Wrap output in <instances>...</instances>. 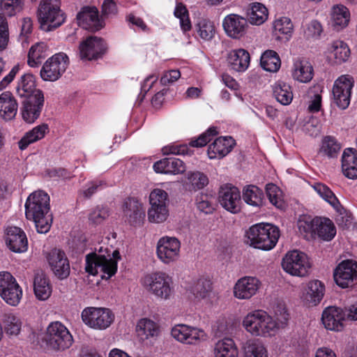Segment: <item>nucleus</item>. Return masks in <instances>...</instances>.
<instances>
[{"mask_svg":"<svg viewBox=\"0 0 357 357\" xmlns=\"http://www.w3.org/2000/svg\"><path fill=\"white\" fill-rule=\"evenodd\" d=\"M50 209V197L43 190L34 191L26 201V218L34 222L38 233L46 234L50 229L52 218Z\"/></svg>","mask_w":357,"mask_h":357,"instance_id":"obj_1","label":"nucleus"},{"mask_svg":"<svg viewBox=\"0 0 357 357\" xmlns=\"http://www.w3.org/2000/svg\"><path fill=\"white\" fill-rule=\"evenodd\" d=\"M280 237L279 228L269 223H258L245 232V243L255 249L268 251L273 249Z\"/></svg>","mask_w":357,"mask_h":357,"instance_id":"obj_2","label":"nucleus"},{"mask_svg":"<svg viewBox=\"0 0 357 357\" xmlns=\"http://www.w3.org/2000/svg\"><path fill=\"white\" fill-rule=\"evenodd\" d=\"M298 228L299 232L307 240L319 238L329 241L336 234L333 222L326 218H312L308 215H301L298 220Z\"/></svg>","mask_w":357,"mask_h":357,"instance_id":"obj_3","label":"nucleus"},{"mask_svg":"<svg viewBox=\"0 0 357 357\" xmlns=\"http://www.w3.org/2000/svg\"><path fill=\"white\" fill-rule=\"evenodd\" d=\"M242 325L245 330L253 336L268 337L276 334L273 318L262 310L249 312L243 318Z\"/></svg>","mask_w":357,"mask_h":357,"instance_id":"obj_4","label":"nucleus"},{"mask_svg":"<svg viewBox=\"0 0 357 357\" xmlns=\"http://www.w3.org/2000/svg\"><path fill=\"white\" fill-rule=\"evenodd\" d=\"M142 284L148 293L161 301L170 299L173 294L172 279L165 272L146 275L142 279Z\"/></svg>","mask_w":357,"mask_h":357,"instance_id":"obj_5","label":"nucleus"},{"mask_svg":"<svg viewBox=\"0 0 357 357\" xmlns=\"http://www.w3.org/2000/svg\"><path fill=\"white\" fill-rule=\"evenodd\" d=\"M120 259L121 255L118 250L112 252V257L95 252L89 253L86 256L85 270L93 275L101 272L107 275V278H109L116 273L117 262Z\"/></svg>","mask_w":357,"mask_h":357,"instance_id":"obj_6","label":"nucleus"},{"mask_svg":"<svg viewBox=\"0 0 357 357\" xmlns=\"http://www.w3.org/2000/svg\"><path fill=\"white\" fill-rule=\"evenodd\" d=\"M38 17L41 29L45 31L61 26L65 21V17L60 9V0H41Z\"/></svg>","mask_w":357,"mask_h":357,"instance_id":"obj_7","label":"nucleus"},{"mask_svg":"<svg viewBox=\"0 0 357 357\" xmlns=\"http://www.w3.org/2000/svg\"><path fill=\"white\" fill-rule=\"evenodd\" d=\"M45 340L50 348L56 351L68 349L73 342L68 329L60 321L52 322L48 326Z\"/></svg>","mask_w":357,"mask_h":357,"instance_id":"obj_8","label":"nucleus"},{"mask_svg":"<svg viewBox=\"0 0 357 357\" xmlns=\"http://www.w3.org/2000/svg\"><path fill=\"white\" fill-rule=\"evenodd\" d=\"M81 317L87 326L100 331L109 327L114 320V314L105 307H85L82 312Z\"/></svg>","mask_w":357,"mask_h":357,"instance_id":"obj_9","label":"nucleus"},{"mask_svg":"<svg viewBox=\"0 0 357 357\" xmlns=\"http://www.w3.org/2000/svg\"><path fill=\"white\" fill-rule=\"evenodd\" d=\"M282 266L285 272L291 275L304 277L308 274L311 264L304 252L294 250L285 255Z\"/></svg>","mask_w":357,"mask_h":357,"instance_id":"obj_10","label":"nucleus"},{"mask_svg":"<svg viewBox=\"0 0 357 357\" xmlns=\"http://www.w3.org/2000/svg\"><path fill=\"white\" fill-rule=\"evenodd\" d=\"M68 64L69 59L66 54H55L44 63L40 70V77L44 81H56L66 72Z\"/></svg>","mask_w":357,"mask_h":357,"instance_id":"obj_11","label":"nucleus"},{"mask_svg":"<svg viewBox=\"0 0 357 357\" xmlns=\"http://www.w3.org/2000/svg\"><path fill=\"white\" fill-rule=\"evenodd\" d=\"M0 296L12 306L17 305L22 299V289L9 272H0Z\"/></svg>","mask_w":357,"mask_h":357,"instance_id":"obj_12","label":"nucleus"},{"mask_svg":"<svg viewBox=\"0 0 357 357\" xmlns=\"http://www.w3.org/2000/svg\"><path fill=\"white\" fill-rule=\"evenodd\" d=\"M171 335L176 341L185 344L197 345L208 339L206 332L187 324H177L171 330Z\"/></svg>","mask_w":357,"mask_h":357,"instance_id":"obj_13","label":"nucleus"},{"mask_svg":"<svg viewBox=\"0 0 357 357\" xmlns=\"http://www.w3.org/2000/svg\"><path fill=\"white\" fill-rule=\"evenodd\" d=\"M181 242L173 236H162L158 243L156 254L158 259L165 264L176 261L180 257Z\"/></svg>","mask_w":357,"mask_h":357,"instance_id":"obj_14","label":"nucleus"},{"mask_svg":"<svg viewBox=\"0 0 357 357\" xmlns=\"http://www.w3.org/2000/svg\"><path fill=\"white\" fill-rule=\"evenodd\" d=\"M354 83V78L349 75H341L335 81L333 88V100L339 108L345 109L349 105Z\"/></svg>","mask_w":357,"mask_h":357,"instance_id":"obj_15","label":"nucleus"},{"mask_svg":"<svg viewBox=\"0 0 357 357\" xmlns=\"http://www.w3.org/2000/svg\"><path fill=\"white\" fill-rule=\"evenodd\" d=\"M44 105V95L41 90L35 91L33 96L26 98L22 104L21 115L22 119L33 123L40 115Z\"/></svg>","mask_w":357,"mask_h":357,"instance_id":"obj_16","label":"nucleus"},{"mask_svg":"<svg viewBox=\"0 0 357 357\" xmlns=\"http://www.w3.org/2000/svg\"><path fill=\"white\" fill-rule=\"evenodd\" d=\"M107 45L101 38L89 36L79 46V57L82 60H96L106 52Z\"/></svg>","mask_w":357,"mask_h":357,"instance_id":"obj_17","label":"nucleus"},{"mask_svg":"<svg viewBox=\"0 0 357 357\" xmlns=\"http://www.w3.org/2000/svg\"><path fill=\"white\" fill-rule=\"evenodd\" d=\"M333 277L339 287H349L357 279V261L353 259L343 260L334 270Z\"/></svg>","mask_w":357,"mask_h":357,"instance_id":"obj_18","label":"nucleus"},{"mask_svg":"<svg viewBox=\"0 0 357 357\" xmlns=\"http://www.w3.org/2000/svg\"><path fill=\"white\" fill-rule=\"evenodd\" d=\"M47 261L55 276L59 280L67 278L70 273L68 259L66 253L57 248L52 250L47 255Z\"/></svg>","mask_w":357,"mask_h":357,"instance_id":"obj_19","label":"nucleus"},{"mask_svg":"<svg viewBox=\"0 0 357 357\" xmlns=\"http://www.w3.org/2000/svg\"><path fill=\"white\" fill-rule=\"evenodd\" d=\"M218 200L220 205L231 213H236L241 210V194L235 186L229 184L221 186Z\"/></svg>","mask_w":357,"mask_h":357,"instance_id":"obj_20","label":"nucleus"},{"mask_svg":"<svg viewBox=\"0 0 357 357\" xmlns=\"http://www.w3.org/2000/svg\"><path fill=\"white\" fill-rule=\"evenodd\" d=\"M123 216L125 221L130 225L140 226L145 218V210L143 204L135 198H128L122 206Z\"/></svg>","mask_w":357,"mask_h":357,"instance_id":"obj_21","label":"nucleus"},{"mask_svg":"<svg viewBox=\"0 0 357 357\" xmlns=\"http://www.w3.org/2000/svg\"><path fill=\"white\" fill-rule=\"evenodd\" d=\"M226 34L234 39H239L245 35L248 24L246 18L238 14H229L222 21Z\"/></svg>","mask_w":357,"mask_h":357,"instance_id":"obj_22","label":"nucleus"},{"mask_svg":"<svg viewBox=\"0 0 357 357\" xmlns=\"http://www.w3.org/2000/svg\"><path fill=\"white\" fill-rule=\"evenodd\" d=\"M260 286L261 282L257 278L243 277L234 286V296L240 300H248L257 294Z\"/></svg>","mask_w":357,"mask_h":357,"instance_id":"obj_23","label":"nucleus"},{"mask_svg":"<svg viewBox=\"0 0 357 357\" xmlns=\"http://www.w3.org/2000/svg\"><path fill=\"white\" fill-rule=\"evenodd\" d=\"M77 20L80 26L92 31H98L103 26L99 17L98 10L94 6L82 8L77 15Z\"/></svg>","mask_w":357,"mask_h":357,"instance_id":"obj_24","label":"nucleus"},{"mask_svg":"<svg viewBox=\"0 0 357 357\" xmlns=\"http://www.w3.org/2000/svg\"><path fill=\"white\" fill-rule=\"evenodd\" d=\"M325 294V285L319 280L310 281L303 291L301 299L308 307L317 305L323 299Z\"/></svg>","mask_w":357,"mask_h":357,"instance_id":"obj_25","label":"nucleus"},{"mask_svg":"<svg viewBox=\"0 0 357 357\" xmlns=\"http://www.w3.org/2000/svg\"><path fill=\"white\" fill-rule=\"evenodd\" d=\"M6 242L8 248L15 252H24L28 248L26 234L17 227H8L6 229Z\"/></svg>","mask_w":357,"mask_h":357,"instance_id":"obj_26","label":"nucleus"},{"mask_svg":"<svg viewBox=\"0 0 357 357\" xmlns=\"http://www.w3.org/2000/svg\"><path fill=\"white\" fill-rule=\"evenodd\" d=\"M351 55L348 45L342 40H336L328 45L327 57L334 64H342L348 61Z\"/></svg>","mask_w":357,"mask_h":357,"instance_id":"obj_27","label":"nucleus"},{"mask_svg":"<svg viewBox=\"0 0 357 357\" xmlns=\"http://www.w3.org/2000/svg\"><path fill=\"white\" fill-rule=\"evenodd\" d=\"M234 145L235 141L231 137H218L208 146V156L211 160L222 159L232 150Z\"/></svg>","mask_w":357,"mask_h":357,"instance_id":"obj_28","label":"nucleus"},{"mask_svg":"<svg viewBox=\"0 0 357 357\" xmlns=\"http://www.w3.org/2000/svg\"><path fill=\"white\" fill-rule=\"evenodd\" d=\"M321 320L326 329L339 331L343 328L344 314L342 309L330 306L324 310Z\"/></svg>","mask_w":357,"mask_h":357,"instance_id":"obj_29","label":"nucleus"},{"mask_svg":"<svg viewBox=\"0 0 357 357\" xmlns=\"http://www.w3.org/2000/svg\"><path fill=\"white\" fill-rule=\"evenodd\" d=\"M227 61L231 70L244 72L250 65V54L244 49L232 50L227 54Z\"/></svg>","mask_w":357,"mask_h":357,"instance_id":"obj_30","label":"nucleus"},{"mask_svg":"<svg viewBox=\"0 0 357 357\" xmlns=\"http://www.w3.org/2000/svg\"><path fill=\"white\" fill-rule=\"evenodd\" d=\"M18 110V104L13 95L6 91L0 94V118L6 121L13 120Z\"/></svg>","mask_w":357,"mask_h":357,"instance_id":"obj_31","label":"nucleus"},{"mask_svg":"<svg viewBox=\"0 0 357 357\" xmlns=\"http://www.w3.org/2000/svg\"><path fill=\"white\" fill-rule=\"evenodd\" d=\"M153 169L157 173L178 174L185 171V165L178 158H164L153 165Z\"/></svg>","mask_w":357,"mask_h":357,"instance_id":"obj_32","label":"nucleus"},{"mask_svg":"<svg viewBox=\"0 0 357 357\" xmlns=\"http://www.w3.org/2000/svg\"><path fill=\"white\" fill-rule=\"evenodd\" d=\"M191 291L197 301H204L206 303H211L213 295L211 280L207 278L199 279L192 287Z\"/></svg>","mask_w":357,"mask_h":357,"instance_id":"obj_33","label":"nucleus"},{"mask_svg":"<svg viewBox=\"0 0 357 357\" xmlns=\"http://www.w3.org/2000/svg\"><path fill=\"white\" fill-rule=\"evenodd\" d=\"M213 354L214 357H238V349L232 338L225 337L215 342Z\"/></svg>","mask_w":357,"mask_h":357,"instance_id":"obj_34","label":"nucleus"},{"mask_svg":"<svg viewBox=\"0 0 357 357\" xmlns=\"http://www.w3.org/2000/svg\"><path fill=\"white\" fill-rule=\"evenodd\" d=\"M342 169L345 176L351 179L357 178V156L354 149H346L342 157Z\"/></svg>","mask_w":357,"mask_h":357,"instance_id":"obj_35","label":"nucleus"},{"mask_svg":"<svg viewBox=\"0 0 357 357\" xmlns=\"http://www.w3.org/2000/svg\"><path fill=\"white\" fill-rule=\"evenodd\" d=\"M331 24L334 29L340 31L345 28L350 20V12L344 5L337 4L331 10Z\"/></svg>","mask_w":357,"mask_h":357,"instance_id":"obj_36","label":"nucleus"},{"mask_svg":"<svg viewBox=\"0 0 357 357\" xmlns=\"http://www.w3.org/2000/svg\"><path fill=\"white\" fill-rule=\"evenodd\" d=\"M33 290L36 296L41 301L47 300L51 295L52 289L46 275L42 271L35 273Z\"/></svg>","mask_w":357,"mask_h":357,"instance_id":"obj_37","label":"nucleus"},{"mask_svg":"<svg viewBox=\"0 0 357 357\" xmlns=\"http://www.w3.org/2000/svg\"><path fill=\"white\" fill-rule=\"evenodd\" d=\"M243 357H268V351L261 342L250 339L242 344Z\"/></svg>","mask_w":357,"mask_h":357,"instance_id":"obj_38","label":"nucleus"},{"mask_svg":"<svg viewBox=\"0 0 357 357\" xmlns=\"http://www.w3.org/2000/svg\"><path fill=\"white\" fill-rule=\"evenodd\" d=\"M48 132L49 127L46 123L34 127L31 130L27 132L18 142L19 148L21 150L25 149L29 144L43 139Z\"/></svg>","mask_w":357,"mask_h":357,"instance_id":"obj_39","label":"nucleus"},{"mask_svg":"<svg viewBox=\"0 0 357 357\" xmlns=\"http://www.w3.org/2000/svg\"><path fill=\"white\" fill-rule=\"evenodd\" d=\"M137 333L142 340L155 338L160 334V328L153 321L149 319H140L137 325Z\"/></svg>","mask_w":357,"mask_h":357,"instance_id":"obj_40","label":"nucleus"},{"mask_svg":"<svg viewBox=\"0 0 357 357\" xmlns=\"http://www.w3.org/2000/svg\"><path fill=\"white\" fill-rule=\"evenodd\" d=\"M293 30V23L287 17H281L273 23V33L278 40L282 38L289 39L292 35Z\"/></svg>","mask_w":357,"mask_h":357,"instance_id":"obj_41","label":"nucleus"},{"mask_svg":"<svg viewBox=\"0 0 357 357\" xmlns=\"http://www.w3.org/2000/svg\"><path fill=\"white\" fill-rule=\"evenodd\" d=\"M36 89V82L33 75L26 73L23 75L19 79L16 86V92L20 97L28 98L33 96Z\"/></svg>","mask_w":357,"mask_h":357,"instance_id":"obj_42","label":"nucleus"},{"mask_svg":"<svg viewBox=\"0 0 357 357\" xmlns=\"http://www.w3.org/2000/svg\"><path fill=\"white\" fill-rule=\"evenodd\" d=\"M315 192L336 211L340 212L342 207L334 192L325 184L316 183L312 185Z\"/></svg>","mask_w":357,"mask_h":357,"instance_id":"obj_43","label":"nucleus"},{"mask_svg":"<svg viewBox=\"0 0 357 357\" xmlns=\"http://www.w3.org/2000/svg\"><path fill=\"white\" fill-rule=\"evenodd\" d=\"M313 69L305 60H298L294 64L293 77L301 82H308L312 79Z\"/></svg>","mask_w":357,"mask_h":357,"instance_id":"obj_44","label":"nucleus"},{"mask_svg":"<svg viewBox=\"0 0 357 357\" xmlns=\"http://www.w3.org/2000/svg\"><path fill=\"white\" fill-rule=\"evenodd\" d=\"M242 196L244 202L250 206L260 207L263 205L264 193L256 185L245 186L243 190Z\"/></svg>","mask_w":357,"mask_h":357,"instance_id":"obj_45","label":"nucleus"},{"mask_svg":"<svg viewBox=\"0 0 357 357\" xmlns=\"http://www.w3.org/2000/svg\"><path fill=\"white\" fill-rule=\"evenodd\" d=\"M248 17L252 24H262L268 18V10L263 4L254 3L248 12Z\"/></svg>","mask_w":357,"mask_h":357,"instance_id":"obj_46","label":"nucleus"},{"mask_svg":"<svg viewBox=\"0 0 357 357\" xmlns=\"http://www.w3.org/2000/svg\"><path fill=\"white\" fill-rule=\"evenodd\" d=\"M261 66L266 71L277 72L280 68L281 61L277 52L266 50L261 56Z\"/></svg>","mask_w":357,"mask_h":357,"instance_id":"obj_47","label":"nucleus"},{"mask_svg":"<svg viewBox=\"0 0 357 357\" xmlns=\"http://www.w3.org/2000/svg\"><path fill=\"white\" fill-rule=\"evenodd\" d=\"M273 95L276 100L283 105H289L293 100L291 86L284 82H278L275 84Z\"/></svg>","mask_w":357,"mask_h":357,"instance_id":"obj_48","label":"nucleus"},{"mask_svg":"<svg viewBox=\"0 0 357 357\" xmlns=\"http://www.w3.org/2000/svg\"><path fill=\"white\" fill-rule=\"evenodd\" d=\"M186 186L190 190H197L204 188L208 183V178L206 174L200 172H189L187 173L185 181Z\"/></svg>","mask_w":357,"mask_h":357,"instance_id":"obj_49","label":"nucleus"},{"mask_svg":"<svg viewBox=\"0 0 357 357\" xmlns=\"http://www.w3.org/2000/svg\"><path fill=\"white\" fill-rule=\"evenodd\" d=\"M195 28L199 36L205 41L211 40L215 36V25L208 19L199 18L195 24Z\"/></svg>","mask_w":357,"mask_h":357,"instance_id":"obj_50","label":"nucleus"},{"mask_svg":"<svg viewBox=\"0 0 357 357\" xmlns=\"http://www.w3.org/2000/svg\"><path fill=\"white\" fill-rule=\"evenodd\" d=\"M47 47L44 43H38L33 45L28 54V64L36 67L47 56Z\"/></svg>","mask_w":357,"mask_h":357,"instance_id":"obj_51","label":"nucleus"},{"mask_svg":"<svg viewBox=\"0 0 357 357\" xmlns=\"http://www.w3.org/2000/svg\"><path fill=\"white\" fill-rule=\"evenodd\" d=\"M340 148V144L335 137L326 136L322 139L319 153L328 158H335Z\"/></svg>","mask_w":357,"mask_h":357,"instance_id":"obj_52","label":"nucleus"},{"mask_svg":"<svg viewBox=\"0 0 357 357\" xmlns=\"http://www.w3.org/2000/svg\"><path fill=\"white\" fill-rule=\"evenodd\" d=\"M215 197L211 195L201 193L196 198L197 209L205 214H211L215 210Z\"/></svg>","mask_w":357,"mask_h":357,"instance_id":"obj_53","label":"nucleus"},{"mask_svg":"<svg viewBox=\"0 0 357 357\" xmlns=\"http://www.w3.org/2000/svg\"><path fill=\"white\" fill-rule=\"evenodd\" d=\"M272 317L275 324V331L277 333L279 329L284 328L287 325L289 315L284 305H278L274 309Z\"/></svg>","mask_w":357,"mask_h":357,"instance_id":"obj_54","label":"nucleus"},{"mask_svg":"<svg viewBox=\"0 0 357 357\" xmlns=\"http://www.w3.org/2000/svg\"><path fill=\"white\" fill-rule=\"evenodd\" d=\"M148 220L152 223H162L167 220L169 217V208L151 206L147 211Z\"/></svg>","mask_w":357,"mask_h":357,"instance_id":"obj_55","label":"nucleus"},{"mask_svg":"<svg viewBox=\"0 0 357 357\" xmlns=\"http://www.w3.org/2000/svg\"><path fill=\"white\" fill-rule=\"evenodd\" d=\"M174 15L179 19L181 30L185 33L191 29L192 25L189 18L188 11L182 3L176 4L174 10Z\"/></svg>","mask_w":357,"mask_h":357,"instance_id":"obj_56","label":"nucleus"},{"mask_svg":"<svg viewBox=\"0 0 357 357\" xmlns=\"http://www.w3.org/2000/svg\"><path fill=\"white\" fill-rule=\"evenodd\" d=\"M149 204L151 206H159L168 208V194L164 190L155 188L149 195Z\"/></svg>","mask_w":357,"mask_h":357,"instance_id":"obj_57","label":"nucleus"},{"mask_svg":"<svg viewBox=\"0 0 357 357\" xmlns=\"http://www.w3.org/2000/svg\"><path fill=\"white\" fill-rule=\"evenodd\" d=\"M109 216V211L106 207L98 206L93 208L89 214L90 224L98 225L102 223Z\"/></svg>","mask_w":357,"mask_h":357,"instance_id":"obj_58","label":"nucleus"},{"mask_svg":"<svg viewBox=\"0 0 357 357\" xmlns=\"http://www.w3.org/2000/svg\"><path fill=\"white\" fill-rule=\"evenodd\" d=\"M1 11L8 16H13L22 8V0H0Z\"/></svg>","mask_w":357,"mask_h":357,"instance_id":"obj_59","label":"nucleus"},{"mask_svg":"<svg viewBox=\"0 0 357 357\" xmlns=\"http://www.w3.org/2000/svg\"><path fill=\"white\" fill-rule=\"evenodd\" d=\"M266 192L270 202L277 208L282 206V192L280 188L273 183H268L266 186Z\"/></svg>","mask_w":357,"mask_h":357,"instance_id":"obj_60","label":"nucleus"},{"mask_svg":"<svg viewBox=\"0 0 357 357\" xmlns=\"http://www.w3.org/2000/svg\"><path fill=\"white\" fill-rule=\"evenodd\" d=\"M22 323L17 317L8 314L5 319V331L9 335H17L21 330Z\"/></svg>","mask_w":357,"mask_h":357,"instance_id":"obj_61","label":"nucleus"},{"mask_svg":"<svg viewBox=\"0 0 357 357\" xmlns=\"http://www.w3.org/2000/svg\"><path fill=\"white\" fill-rule=\"evenodd\" d=\"M218 134L215 128H210L196 139H192L189 145L192 147H202L209 142L212 137Z\"/></svg>","mask_w":357,"mask_h":357,"instance_id":"obj_62","label":"nucleus"},{"mask_svg":"<svg viewBox=\"0 0 357 357\" xmlns=\"http://www.w3.org/2000/svg\"><path fill=\"white\" fill-rule=\"evenodd\" d=\"M164 155H188L190 149L187 144H170L162 148Z\"/></svg>","mask_w":357,"mask_h":357,"instance_id":"obj_63","label":"nucleus"},{"mask_svg":"<svg viewBox=\"0 0 357 357\" xmlns=\"http://www.w3.org/2000/svg\"><path fill=\"white\" fill-rule=\"evenodd\" d=\"M105 185V183L102 181H91L86 184L85 188L82 190V195L85 198L89 199Z\"/></svg>","mask_w":357,"mask_h":357,"instance_id":"obj_64","label":"nucleus"}]
</instances>
